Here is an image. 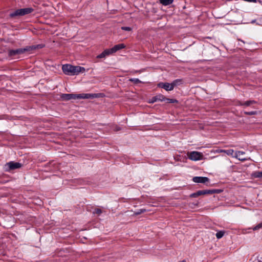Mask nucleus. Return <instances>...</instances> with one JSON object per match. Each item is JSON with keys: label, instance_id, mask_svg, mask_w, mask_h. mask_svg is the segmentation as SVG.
I'll return each mask as SVG.
<instances>
[{"label": "nucleus", "instance_id": "4468645a", "mask_svg": "<svg viewBox=\"0 0 262 262\" xmlns=\"http://www.w3.org/2000/svg\"><path fill=\"white\" fill-rule=\"evenodd\" d=\"M225 232L223 230H220L217 232L216 233V237L217 239L221 238L224 235Z\"/></svg>", "mask_w": 262, "mask_h": 262}, {"label": "nucleus", "instance_id": "1a4fd4ad", "mask_svg": "<svg viewBox=\"0 0 262 262\" xmlns=\"http://www.w3.org/2000/svg\"><path fill=\"white\" fill-rule=\"evenodd\" d=\"M157 101H165V97L162 95L159 94L153 97L149 100V102L150 103H153Z\"/></svg>", "mask_w": 262, "mask_h": 262}, {"label": "nucleus", "instance_id": "39448f33", "mask_svg": "<svg viewBox=\"0 0 262 262\" xmlns=\"http://www.w3.org/2000/svg\"><path fill=\"white\" fill-rule=\"evenodd\" d=\"M33 11V9L32 8L19 9L10 13V16L12 17H14L16 16H24L25 15L31 13Z\"/></svg>", "mask_w": 262, "mask_h": 262}, {"label": "nucleus", "instance_id": "20e7f679", "mask_svg": "<svg viewBox=\"0 0 262 262\" xmlns=\"http://www.w3.org/2000/svg\"><path fill=\"white\" fill-rule=\"evenodd\" d=\"M221 152H224L228 156H232V157L237 158L239 160L243 161V162L247 160L246 158L241 157V155H244L245 154V152L244 151H237L236 152H234L233 149H229L221 150Z\"/></svg>", "mask_w": 262, "mask_h": 262}, {"label": "nucleus", "instance_id": "0eeeda50", "mask_svg": "<svg viewBox=\"0 0 262 262\" xmlns=\"http://www.w3.org/2000/svg\"><path fill=\"white\" fill-rule=\"evenodd\" d=\"M187 156L190 160L194 161L202 160L203 158V154L196 151L188 152Z\"/></svg>", "mask_w": 262, "mask_h": 262}, {"label": "nucleus", "instance_id": "6e6552de", "mask_svg": "<svg viewBox=\"0 0 262 262\" xmlns=\"http://www.w3.org/2000/svg\"><path fill=\"white\" fill-rule=\"evenodd\" d=\"M214 191L212 190H201L190 194L191 198H196L200 195L212 194Z\"/></svg>", "mask_w": 262, "mask_h": 262}, {"label": "nucleus", "instance_id": "a878e982", "mask_svg": "<svg viewBox=\"0 0 262 262\" xmlns=\"http://www.w3.org/2000/svg\"><path fill=\"white\" fill-rule=\"evenodd\" d=\"M105 57L106 56H105V54L103 52L97 56L98 58H103Z\"/></svg>", "mask_w": 262, "mask_h": 262}, {"label": "nucleus", "instance_id": "f8f14e48", "mask_svg": "<svg viewBox=\"0 0 262 262\" xmlns=\"http://www.w3.org/2000/svg\"><path fill=\"white\" fill-rule=\"evenodd\" d=\"M125 45L123 43H120L115 45L112 49V50L113 53H115L117 51L123 49L125 48Z\"/></svg>", "mask_w": 262, "mask_h": 262}, {"label": "nucleus", "instance_id": "bb28decb", "mask_svg": "<svg viewBox=\"0 0 262 262\" xmlns=\"http://www.w3.org/2000/svg\"><path fill=\"white\" fill-rule=\"evenodd\" d=\"M258 262H262L261 260H258Z\"/></svg>", "mask_w": 262, "mask_h": 262}, {"label": "nucleus", "instance_id": "a211bd4d", "mask_svg": "<svg viewBox=\"0 0 262 262\" xmlns=\"http://www.w3.org/2000/svg\"><path fill=\"white\" fill-rule=\"evenodd\" d=\"M254 103H255V102L254 101L249 100V101H247L245 102L244 103H241V105H245L246 106H249Z\"/></svg>", "mask_w": 262, "mask_h": 262}, {"label": "nucleus", "instance_id": "393cba45", "mask_svg": "<svg viewBox=\"0 0 262 262\" xmlns=\"http://www.w3.org/2000/svg\"><path fill=\"white\" fill-rule=\"evenodd\" d=\"M121 29L124 31H130L132 29L128 27H122Z\"/></svg>", "mask_w": 262, "mask_h": 262}, {"label": "nucleus", "instance_id": "aec40b11", "mask_svg": "<svg viewBox=\"0 0 262 262\" xmlns=\"http://www.w3.org/2000/svg\"><path fill=\"white\" fill-rule=\"evenodd\" d=\"M261 228H262V222L257 224L256 226L253 227L252 228V229L255 231V230H258Z\"/></svg>", "mask_w": 262, "mask_h": 262}, {"label": "nucleus", "instance_id": "b1692460", "mask_svg": "<svg viewBox=\"0 0 262 262\" xmlns=\"http://www.w3.org/2000/svg\"><path fill=\"white\" fill-rule=\"evenodd\" d=\"M94 213L99 215L102 213V211L100 209L96 208L95 209Z\"/></svg>", "mask_w": 262, "mask_h": 262}, {"label": "nucleus", "instance_id": "9d476101", "mask_svg": "<svg viewBox=\"0 0 262 262\" xmlns=\"http://www.w3.org/2000/svg\"><path fill=\"white\" fill-rule=\"evenodd\" d=\"M192 180L195 183H205L209 182V179L207 177H194Z\"/></svg>", "mask_w": 262, "mask_h": 262}, {"label": "nucleus", "instance_id": "f3484780", "mask_svg": "<svg viewBox=\"0 0 262 262\" xmlns=\"http://www.w3.org/2000/svg\"><path fill=\"white\" fill-rule=\"evenodd\" d=\"M146 211V210L144 209H139L138 210H137L136 211H135L134 212V214L136 215H139L142 213H144Z\"/></svg>", "mask_w": 262, "mask_h": 262}, {"label": "nucleus", "instance_id": "2eb2a0df", "mask_svg": "<svg viewBox=\"0 0 262 262\" xmlns=\"http://www.w3.org/2000/svg\"><path fill=\"white\" fill-rule=\"evenodd\" d=\"M254 178H262V171H255L252 174Z\"/></svg>", "mask_w": 262, "mask_h": 262}, {"label": "nucleus", "instance_id": "f257e3e1", "mask_svg": "<svg viewBox=\"0 0 262 262\" xmlns=\"http://www.w3.org/2000/svg\"><path fill=\"white\" fill-rule=\"evenodd\" d=\"M42 44L27 46L24 48H19L16 50H10L8 51V56L11 57H14L16 55L23 54L25 52H31L36 49H41L44 47Z\"/></svg>", "mask_w": 262, "mask_h": 262}, {"label": "nucleus", "instance_id": "7ed1b4c3", "mask_svg": "<svg viewBox=\"0 0 262 262\" xmlns=\"http://www.w3.org/2000/svg\"><path fill=\"white\" fill-rule=\"evenodd\" d=\"M98 94H62L61 98L64 100L71 99H93L98 97Z\"/></svg>", "mask_w": 262, "mask_h": 262}, {"label": "nucleus", "instance_id": "6ab92c4d", "mask_svg": "<svg viewBox=\"0 0 262 262\" xmlns=\"http://www.w3.org/2000/svg\"><path fill=\"white\" fill-rule=\"evenodd\" d=\"M165 101H166L168 103H171L178 102V101L176 99L167 98L166 97H165Z\"/></svg>", "mask_w": 262, "mask_h": 262}, {"label": "nucleus", "instance_id": "423d86ee", "mask_svg": "<svg viewBox=\"0 0 262 262\" xmlns=\"http://www.w3.org/2000/svg\"><path fill=\"white\" fill-rule=\"evenodd\" d=\"M22 166V164L19 162L10 161L5 164L4 169L5 171L10 172L12 170L19 169Z\"/></svg>", "mask_w": 262, "mask_h": 262}, {"label": "nucleus", "instance_id": "5701e85b", "mask_svg": "<svg viewBox=\"0 0 262 262\" xmlns=\"http://www.w3.org/2000/svg\"><path fill=\"white\" fill-rule=\"evenodd\" d=\"M129 80L130 81L134 82L135 83H138L141 82L140 80L139 79H137V78L130 79Z\"/></svg>", "mask_w": 262, "mask_h": 262}, {"label": "nucleus", "instance_id": "ddd939ff", "mask_svg": "<svg viewBox=\"0 0 262 262\" xmlns=\"http://www.w3.org/2000/svg\"><path fill=\"white\" fill-rule=\"evenodd\" d=\"M173 0H160V3L164 6H167L171 4Z\"/></svg>", "mask_w": 262, "mask_h": 262}, {"label": "nucleus", "instance_id": "f03ea898", "mask_svg": "<svg viewBox=\"0 0 262 262\" xmlns=\"http://www.w3.org/2000/svg\"><path fill=\"white\" fill-rule=\"evenodd\" d=\"M62 70L63 72L68 75H77L80 73H84L85 69L84 67L80 66H74L69 64L62 65Z\"/></svg>", "mask_w": 262, "mask_h": 262}, {"label": "nucleus", "instance_id": "9b49d317", "mask_svg": "<svg viewBox=\"0 0 262 262\" xmlns=\"http://www.w3.org/2000/svg\"><path fill=\"white\" fill-rule=\"evenodd\" d=\"M158 87L163 88L167 91H171L173 89L171 83L170 84L167 82H160L158 84Z\"/></svg>", "mask_w": 262, "mask_h": 262}, {"label": "nucleus", "instance_id": "dca6fc26", "mask_svg": "<svg viewBox=\"0 0 262 262\" xmlns=\"http://www.w3.org/2000/svg\"><path fill=\"white\" fill-rule=\"evenodd\" d=\"M104 54H105V56H108V55H110L113 53H114L112 50V49H106V50H105L104 51H103Z\"/></svg>", "mask_w": 262, "mask_h": 262}, {"label": "nucleus", "instance_id": "412c9836", "mask_svg": "<svg viewBox=\"0 0 262 262\" xmlns=\"http://www.w3.org/2000/svg\"><path fill=\"white\" fill-rule=\"evenodd\" d=\"M181 82V80H180V79H176V80H174L171 83V85H172L173 88H174V87L176 85H177L178 84V82Z\"/></svg>", "mask_w": 262, "mask_h": 262}, {"label": "nucleus", "instance_id": "4be33fe9", "mask_svg": "<svg viewBox=\"0 0 262 262\" xmlns=\"http://www.w3.org/2000/svg\"><path fill=\"white\" fill-rule=\"evenodd\" d=\"M245 114L248 115H253L256 114L257 112L256 111L246 112H245Z\"/></svg>", "mask_w": 262, "mask_h": 262}]
</instances>
